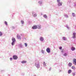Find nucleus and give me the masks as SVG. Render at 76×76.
I'll return each instance as SVG.
<instances>
[{
  "mask_svg": "<svg viewBox=\"0 0 76 76\" xmlns=\"http://www.w3.org/2000/svg\"><path fill=\"white\" fill-rule=\"evenodd\" d=\"M72 15L73 16H75V13H72Z\"/></svg>",
  "mask_w": 76,
  "mask_h": 76,
  "instance_id": "26",
  "label": "nucleus"
},
{
  "mask_svg": "<svg viewBox=\"0 0 76 76\" xmlns=\"http://www.w3.org/2000/svg\"><path fill=\"white\" fill-rule=\"evenodd\" d=\"M73 36L72 37L73 38H75L76 36H75V33L73 34Z\"/></svg>",
  "mask_w": 76,
  "mask_h": 76,
  "instance_id": "12",
  "label": "nucleus"
},
{
  "mask_svg": "<svg viewBox=\"0 0 76 76\" xmlns=\"http://www.w3.org/2000/svg\"><path fill=\"white\" fill-rule=\"evenodd\" d=\"M10 60L11 61H12V60H13V58H10Z\"/></svg>",
  "mask_w": 76,
  "mask_h": 76,
  "instance_id": "28",
  "label": "nucleus"
},
{
  "mask_svg": "<svg viewBox=\"0 0 76 76\" xmlns=\"http://www.w3.org/2000/svg\"><path fill=\"white\" fill-rule=\"evenodd\" d=\"M26 63V61H23L21 62V63H22L23 64L24 63Z\"/></svg>",
  "mask_w": 76,
  "mask_h": 76,
  "instance_id": "13",
  "label": "nucleus"
},
{
  "mask_svg": "<svg viewBox=\"0 0 76 76\" xmlns=\"http://www.w3.org/2000/svg\"><path fill=\"white\" fill-rule=\"evenodd\" d=\"M73 76H75V73H73Z\"/></svg>",
  "mask_w": 76,
  "mask_h": 76,
  "instance_id": "30",
  "label": "nucleus"
},
{
  "mask_svg": "<svg viewBox=\"0 0 76 76\" xmlns=\"http://www.w3.org/2000/svg\"><path fill=\"white\" fill-rule=\"evenodd\" d=\"M5 23L6 25H7V23L6 21H5Z\"/></svg>",
  "mask_w": 76,
  "mask_h": 76,
  "instance_id": "22",
  "label": "nucleus"
},
{
  "mask_svg": "<svg viewBox=\"0 0 76 76\" xmlns=\"http://www.w3.org/2000/svg\"><path fill=\"white\" fill-rule=\"evenodd\" d=\"M43 64L45 66H46V64H45L44 62H43Z\"/></svg>",
  "mask_w": 76,
  "mask_h": 76,
  "instance_id": "21",
  "label": "nucleus"
},
{
  "mask_svg": "<svg viewBox=\"0 0 76 76\" xmlns=\"http://www.w3.org/2000/svg\"><path fill=\"white\" fill-rule=\"evenodd\" d=\"M63 40H66V37H63Z\"/></svg>",
  "mask_w": 76,
  "mask_h": 76,
  "instance_id": "20",
  "label": "nucleus"
},
{
  "mask_svg": "<svg viewBox=\"0 0 76 76\" xmlns=\"http://www.w3.org/2000/svg\"><path fill=\"white\" fill-rule=\"evenodd\" d=\"M71 72H72V70H71V69H69V70H68V73L69 74Z\"/></svg>",
  "mask_w": 76,
  "mask_h": 76,
  "instance_id": "17",
  "label": "nucleus"
},
{
  "mask_svg": "<svg viewBox=\"0 0 76 76\" xmlns=\"http://www.w3.org/2000/svg\"><path fill=\"white\" fill-rule=\"evenodd\" d=\"M62 4H63V2H61L59 3L58 4L59 6H62Z\"/></svg>",
  "mask_w": 76,
  "mask_h": 76,
  "instance_id": "7",
  "label": "nucleus"
},
{
  "mask_svg": "<svg viewBox=\"0 0 76 76\" xmlns=\"http://www.w3.org/2000/svg\"><path fill=\"white\" fill-rule=\"evenodd\" d=\"M17 37L18 39H21V37H20V36L19 34H17Z\"/></svg>",
  "mask_w": 76,
  "mask_h": 76,
  "instance_id": "6",
  "label": "nucleus"
},
{
  "mask_svg": "<svg viewBox=\"0 0 76 76\" xmlns=\"http://www.w3.org/2000/svg\"><path fill=\"white\" fill-rule=\"evenodd\" d=\"M72 69H73L74 70H75V67L74 66H72Z\"/></svg>",
  "mask_w": 76,
  "mask_h": 76,
  "instance_id": "16",
  "label": "nucleus"
},
{
  "mask_svg": "<svg viewBox=\"0 0 76 76\" xmlns=\"http://www.w3.org/2000/svg\"><path fill=\"white\" fill-rule=\"evenodd\" d=\"M32 29H37V26H34L32 27Z\"/></svg>",
  "mask_w": 76,
  "mask_h": 76,
  "instance_id": "4",
  "label": "nucleus"
},
{
  "mask_svg": "<svg viewBox=\"0 0 76 76\" xmlns=\"http://www.w3.org/2000/svg\"><path fill=\"white\" fill-rule=\"evenodd\" d=\"M21 23H22V24H23V23H24V21H23L22 20L21 21Z\"/></svg>",
  "mask_w": 76,
  "mask_h": 76,
  "instance_id": "19",
  "label": "nucleus"
},
{
  "mask_svg": "<svg viewBox=\"0 0 76 76\" xmlns=\"http://www.w3.org/2000/svg\"><path fill=\"white\" fill-rule=\"evenodd\" d=\"M43 16L45 18H47V15H44Z\"/></svg>",
  "mask_w": 76,
  "mask_h": 76,
  "instance_id": "18",
  "label": "nucleus"
},
{
  "mask_svg": "<svg viewBox=\"0 0 76 76\" xmlns=\"http://www.w3.org/2000/svg\"><path fill=\"white\" fill-rule=\"evenodd\" d=\"M12 42H15V41H16V40L15 39V38H14L13 37L12 38Z\"/></svg>",
  "mask_w": 76,
  "mask_h": 76,
  "instance_id": "11",
  "label": "nucleus"
},
{
  "mask_svg": "<svg viewBox=\"0 0 76 76\" xmlns=\"http://www.w3.org/2000/svg\"><path fill=\"white\" fill-rule=\"evenodd\" d=\"M49 70L50 71H51V68H50V69H49Z\"/></svg>",
  "mask_w": 76,
  "mask_h": 76,
  "instance_id": "33",
  "label": "nucleus"
},
{
  "mask_svg": "<svg viewBox=\"0 0 76 76\" xmlns=\"http://www.w3.org/2000/svg\"><path fill=\"white\" fill-rule=\"evenodd\" d=\"M35 66L37 68H39L40 67V65H39V64H35Z\"/></svg>",
  "mask_w": 76,
  "mask_h": 76,
  "instance_id": "1",
  "label": "nucleus"
},
{
  "mask_svg": "<svg viewBox=\"0 0 76 76\" xmlns=\"http://www.w3.org/2000/svg\"><path fill=\"white\" fill-rule=\"evenodd\" d=\"M13 59L14 60H17L18 59V56L16 55H14L13 57Z\"/></svg>",
  "mask_w": 76,
  "mask_h": 76,
  "instance_id": "2",
  "label": "nucleus"
},
{
  "mask_svg": "<svg viewBox=\"0 0 76 76\" xmlns=\"http://www.w3.org/2000/svg\"><path fill=\"white\" fill-rule=\"evenodd\" d=\"M46 51L48 53H50V49L49 48H47L46 49Z\"/></svg>",
  "mask_w": 76,
  "mask_h": 76,
  "instance_id": "3",
  "label": "nucleus"
},
{
  "mask_svg": "<svg viewBox=\"0 0 76 76\" xmlns=\"http://www.w3.org/2000/svg\"><path fill=\"white\" fill-rule=\"evenodd\" d=\"M42 53H44L43 50H42Z\"/></svg>",
  "mask_w": 76,
  "mask_h": 76,
  "instance_id": "32",
  "label": "nucleus"
},
{
  "mask_svg": "<svg viewBox=\"0 0 76 76\" xmlns=\"http://www.w3.org/2000/svg\"><path fill=\"white\" fill-rule=\"evenodd\" d=\"M64 56H67V54L66 53L64 54Z\"/></svg>",
  "mask_w": 76,
  "mask_h": 76,
  "instance_id": "29",
  "label": "nucleus"
},
{
  "mask_svg": "<svg viewBox=\"0 0 76 76\" xmlns=\"http://www.w3.org/2000/svg\"><path fill=\"white\" fill-rule=\"evenodd\" d=\"M15 42H12V45H14V43Z\"/></svg>",
  "mask_w": 76,
  "mask_h": 76,
  "instance_id": "23",
  "label": "nucleus"
},
{
  "mask_svg": "<svg viewBox=\"0 0 76 76\" xmlns=\"http://www.w3.org/2000/svg\"><path fill=\"white\" fill-rule=\"evenodd\" d=\"M40 40L41 41H44V38L42 37H41L40 38Z\"/></svg>",
  "mask_w": 76,
  "mask_h": 76,
  "instance_id": "8",
  "label": "nucleus"
},
{
  "mask_svg": "<svg viewBox=\"0 0 76 76\" xmlns=\"http://www.w3.org/2000/svg\"><path fill=\"white\" fill-rule=\"evenodd\" d=\"M37 28L38 29H41V26L40 25H38V26Z\"/></svg>",
  "mask_w": 76,
  "mask_h": 76,
  "instance_id": "14",
  "label": "nucleus"
},
{
  "mask_svg": "<svg viewBox=\"0 0 76 76\" xmlns=\"http://www.w3.org/2000/svg\"><path fill=\"white\" fill-rule=\"evenodd\" d=\"M2 35V33H1V32H0V36H1V35Z\"/></svg>",
  "mask_w": 76,
  "mask_h": 76,
  "instance_id": "25",
  "label": "nucleus"
},
{
  "mask_svg": "<svg viewBox=\"0 0 76 76\" xmlns=\"http://www.w3.org/2000/svg\"><path fill=\"white\" fill-rule=\"evenodd\" d=\"M73 62L74 64L76 65V59H74L73 60Z\"/></svg>",
  "mask_w": 76,
  "mask_h": 76,
  "instance_id": "5",
  "label": "nucleus"
},
{
  "mask_svg": "<svg viewBox=\"0 0 76 76\" xmlns=\"http://www.w3.org/2000/svg\"><path fill=\"white\" fill-rule=\"evenodd\" d=\"M59 50H62V47H60L59 48Z\"/></svg>",
  "mask_w": 76,
  "mask_h": 76,
  "instance_id": "24",
  "label": "nucleus"
},
{
  "mask_svg": "<svg viewBox=\"0 0 76 76\" xmlns=\"http://www.w3.org/2000/svg\"><path fill=\"white\" fill-rule=\"evenodd\" d=\"M60 0H57V2H58V3L60 1Z\"/></svg>",
  "mask_w": 76,
  "mask_h": 76,
  "instance_id": "31",
  "label": "nucleus"
},
{
  "mask_svg": "<svg viewBox=\"0 0 76 76\" xmlns=\"http://www.w3.org/2000/svg\"><path fill=\"white\" fill-rule=\"evenodd\" d=\"M25 44L26 45V47H27V45H28L27 43H25Z\"/></svg>",
  "mask_w": 76,
  "mask_h": 76,
  "instance_id": "27",
  "label": "nucleus"
},
{
  "mask_svg": "<svg viewBox=\"0 0 76 76\" xmlns=\"http://www.w3.org/2000/svg\"><path fill=\"white\" fill-rule=\"evenodd\" d=\"M33 15L34 17H35L36 16H37V15L36 14L33 13Z\"/></svg>",
  "mask_w": 76,
  "mask_h": 76,
  "instance_id": "15",
  "label": "nucleus"
},
{
  "mask_svg": "<svg viewBox=\"0 0 76 76\" xmlns=\"http://www.w3.org/2000/svg\"><path fill=\"white\" fill-rule=\"evenodd\" d=\"M72 51H75V48L74 47H72L71 48Z\"/></svg>",
  "mask_w": 76,
  "mask_h": 76,
  "instance_id": "10",
  "label": "nucleus"
},
{
  "mask_svg": "<svg viewBox=\"0 0 76 76\" xmlns=\"http://www.w3.org/2000/svg\"><path fill=\"white\" fill-rule=\"evenodd\" d=\"M72 64L71 63H69L68 64V66L69 67H71V66H72Z\"/></svg>",
  "mask_w": 76,
  "mask_h": 76,
  "instance_id": "9",
  "label": "nucleus"
}]
</instances>
